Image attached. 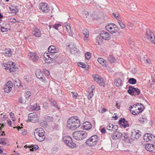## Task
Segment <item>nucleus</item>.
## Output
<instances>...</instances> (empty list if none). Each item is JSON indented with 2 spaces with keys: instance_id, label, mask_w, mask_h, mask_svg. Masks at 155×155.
Returning a JSON list of instances; mask_svg holds the SVG:
<instances>
[{
  "instance_id": "b1692460",
  "label": "nucleus",
  "mask_w": 155,
  "mask_h": 155,
  "mask_svg": "<svg viewBox=\"0 0 155 155\" xmlns=\"http://www.w3.org/2000/svg\"><path fill=\"white\" fill-rule=\"evenodd\" d=\"M30 108L32 110L36 111L39 110L40 109V106L37 103L33 105H31L30 107Z\"/></svg>"
},
{
  "instance_id": "f704fd0d",
  "label": "nucleus",
  "mask_w": 155,
  "mask_h": 155,
  "mask_svg": "<svg viewBox=\"0 0 155 155\" xmlns=\"http://www.w3.org/2000/svg\"><path fill=\"white\" fill-rule=\"evenodd\" d=\"M24 78L26 82H31L32 80V78L31 77V76L29 75L25 76L24 77Z\"/></svg>"
},
{
  "instance_id": "412c9836",
  "label": "nucleus",
  "mask_w": 155,
  "mask_h": 155,
  "mask_svg": "<svg viewBox=\"0 0 155 155\" xmlns=\"http://www.w3.org/2000/svg\"><path fill=\"white\" fill-rule=\"evenodd\" d=\"M83 129L85 130H88L91 129L92 125L91 124L88 122H84L83 124Z\"/></svg>"
},
{
  "instance_id": "c9c22d12",
  "label": "nucleus",
  "mask_w": 155,
  "mask_h": 155,
  "mask_svg": "<svg viewBox=\"0 0 155 155\" xmlns=\"http://www.w3.org/2000/svg\"><path fill=\"white\" fill-rule=\"evenodd\" d=\"M11 86L8 87L7 86H5L4 88V92L5 93H8L12 90V88H11Z\"/></svg>"
},
{
  "instance_id": "5fc2aeb1",
  "label": "nucleus",
  "mask_w": 155,
  "mask_h": 155,
  "mask_svg": "<svg viewBox=\"0 0 155 155\" xmlns=\"http://www.w3.org/2000/svg\"><path fill=\"white\" fill-rule=\"evenodd\" d=\"M54 53H49V54H50V56L51 57V59H50V61H51V60H53V59H54L55 58V57H56V56H55L53 54Z\"/></svg>"
},
{
  "instance_id": "4c0bfd02",
  "label": "nucleus",
  "mask_w": 155,
  "mask_h": 155,
  "mask_svg": "<svg viewBox=\"0 0 155 155\" xmlns=\"http://www.w3.org/2000/svg\"><path fill=\"white\" fill-rule=\"evenodd\" d=\"M31 96V94L30 92L29 91H28L25 94L24 97L26 99L27 101H29V97Z\"/></svg>"
},
{
  "instance_id": "09e8293b",
  "label": "nucleus",
  "mask_w": 155,
  "mask_h": 155,
  "mask_svg": "<svg viewBox=\"0 0 155 155\" xmlns=\"http://www.w3.org/2000/svg\"><path fill=\"white\" fill-rule=\"evenodd\" d=\"M130 7L132 10H134L136 9L137 8V6L135 4L132 3L130 4Z\"/></svg>"
},
{
  "instance_id": "6e6552de",
  "label": "nucleus",
  "mask_w": 155,
  "mask_h": 155,
  "mask_svg": "<svg viewBox=\"0 0 155 155\" xmlns=\"http://www.w3.org/2000/svg\"><path fill=\"white\" fill-rule=\"evenodd\" d=\"M146 37L150 42L155 44V37L153 32L150 29L146 30Z\"/></svg>"
},
{
  "instance_id": "c85d7f7f",
  "label": "nucleus",
  "mask_w": 155,
  "mask_h": 155,
  "mask_svg": "<svg viewBox=\"0 0 155 155\" xmlns=\"http://www.w3.org/2000/svg\"><path fill=\"white\" fill-rule=\"evenodd\" d=\"M3 53L4 54H8V56L10 57L12 55V51L10 49H5L4 50Z\"/></svg>"
},
{
  "instance_id": "a18cd8bd",
  "label": "nucleus",
  "mask_w": 155,
  "mask_h": 155,
  "mask_svg": "<svg viewBox=\"0 0 155 155\" xmlns=\"http://www.w3.org/2000/svg\"><path fill=\"white\" fill-rule=\"evenodd\" d=\"M16 68H15L13 65L10 66V68H9V71L10 72H14L16 71Z\"/></svg>"
},
{
  "instance_id": "bf43d9fd",
  "label": "nucleus",
  "mask_w": 155,
  "mask_h": 155,
  "mask_svg": "<svg viewBox=\"0 0 155 155\" xmlns=\"http://www.w3.org/2000/svg\"><path fill=\"white\" fill-rule=\"evenodd\" d=\"M8 30V28H5L4 27H2L1 28V31L2 32H4L7 31Z\"/></svg>"
},
{
  "instance_id": "f8f14e48",
  "label": "nucleus",
  "mask_w": 155,
  "mask_h": 155,
  "mask_svg": "<svg viewBox=\"0 0 155 155\" xmlns=\"http://www.w3.org/2000/svg\"><path fill=\"white\" fill-rule=\"evenodd\" d=\"M39 118L35 113H30L28 115V120L32 123H35L38 120Z\"/></svg>"
},
{
  "instance_id": "6e6d98bb",
  "label": "nucleus",
  "mask_w": 155,
  "mask_h": 155,
  "mask_svg": "<svg viewBox=\"0 0 155 155\" xmlns=\"http://www.w3.org/2000/svg\"><path fill=\"white\" fill-rule=\"evenodd\" d=\"M85 56L87 59L89 60L90 59L91 56V54L89 52H87L85 53Z\"/></svg>"
},
{
  "instance_id": "a211bd4d",
  "label": "nucleus",
  "mask_w": 155,
  "mask_h": 155,
  "mask_svg": "<svg viewBox=\"0 0 155 155\" xmlns=\"http://www.w3.org/2000/svg\"><path fill=\"white\" fill-rule=\"evenodd\" d=\"M29 55L30 59L34 61H37L39 58L38 56L34 53L31 52L29 53Z\"/></svg>"
},
{
  "instance_id": "c03bdc74",
  "label": "nucleus",
  "mask_w": 155,
  "mask_h": 155,
  "mask_svg": "<svg viewBox=\"0 0 155 155\" xmlns=\"http://www.w3.org/2000/svg\"><path fill=\"white\" fill-rule=\"evenodd\" d=\"M108 59L109 61L111 63H113L115 61V58L113 56H110L108 58Z\"/></svg>"
},
{
  "instance_id": "f3484780",
  "label": "nucleus",
  "mask_w": 155,
  "mask_h": 155,
  "mask_svg": "<svg viewBox=\"0 0 155 155\" xmlns=\"http://www.w3.org/2000/svg\"><path fill=\"white\" fill-rule=\"evenodd\" d=\"M145 147L147 150L155 153V145L152 144H147L145 145Z\"/></svg>"
},
{
  "instance_id": "e433bc0d",
  "label": "nucleus",
  "mask_w": 155,
  "mask_h": 155,
  "mask_svg": "<svg viewBox=\"0 0 155 155\" xmlns=\"http://www.w3.org/2000/svg\"><path fill=\"white\" fill-rule=\"evenodd\" d=\"M14 85L15 87H19L21 85L19 80L18 79L15 81L14 82Z\"/></svg>"
},
{
  "instance_id": "a878e982",
  "label": "nucleus",
  "mask_w": 155,
  "mask_h": 155,
  "mask_svg": "<svg viewBox=\"0 0 155 155\" xmlns=\"http://www.w3.org/2000/svg\"><path fill=\"white\" fill-rule=\"evenodd\" d=\"M9 8L11 12L12 13L15 14L18 12L17 8L15 6H11Z\"/></svg>"
},
{
  "instance_id": "37998d69",
  "label": "nucleus",
  "mask_w": 155,
  "mask_h": 155,
  "mask_svg": "<svg viewBox=\"0 0 155 155\" xmlns=\"http://www.w3.org/2000/svg\"><path fill=\"white\" fill-rule=\"evenodd\" d=\"M117 134L115 135V137L117 139H119L122 138V134L121 133L117 132Z\"/></svg>"
},
{
  "instance_id": "6ab92c4d",
  "label": "nucleus",
  "mask_w": 155,
  "mask_h": 155,
  "mask_svg": "<svg viewBox=\"0 0 155 155\" xmlns=\"http://www.w3.org/2000/svg\"><path fill=\"white\" fill-rule=\"evenodd\" d=\"M68 46V47L70 46V50L71 52H73L74 54H76L78 52V49L75 47V45L74 44H72L71 43L70 44H69Z\"/></svg>"
},
{
  "instance_id": "603ef678",
  "label": "nucleus",
  "mask_w": 155,
  "mask_h": 155,
  "mask_svg": "<svg viewBox=\"0 0 155 155\" xmlns=\"http://www.w3.org/2000/svg\"><path fill=\"white\" fill-rule=\"evenodd\" d=\"M50 59H51V57L50 56V54H48L47 58H46V59H44V60H45V62L47 63H49L51 62V61H50Z\"/></svg>"
},
{
  "instance_id": "0eeeda50",
  "label": "nucleus",
  "mask_w": 155,
  "mask_h": 155,
  "mask_svg": "<svg viewBox=\"0 0 155 155\" xmlns=\"http://www.w3.org/2000/svg\"><path fill=\"white\" fill-rule=\"evenodd\" d=\"M63 140L65 143L69 147L74 148L76 147V144L73 143L72 138L69 136L64 137Z\"/></svg>"
},
{
  "instance_id": "423d86ee",
  "label": "nucleus",
  "mask_w": 155,
  "mask_h": 155,
  "mask_svg": "<svg viewBox=\"0 0 155 155\" xmlns=\"http://www.w3.org/2000/svg\"><path fill=\"white\" fill-rule=\"evenodd\" d=\"M105 28L111 34L116 33L119 30L118 27L114 23L109 24L106 26Z\"/></svg>"
},
{
  "instance_id": "8fccbe9b",
  "label": "nucleus",
  "mask_w": 155,
  "mask_h": 155,
  "mask_svg": "<svg viewBox=\"0 0 155 155\" xmlns=\"http://www.w3.org/2000/svg\"><path fill=\"white\" fill-rule=\"evenodd\" d=\"M113 127V124L110 123L107 126L106 128L107 130H109V131H111V129Z\"/></svg>"
},
{
  "instance_id": "f03ea898",
  "label": "nucleus",
  "mask_w": 155,
  "mask_h": 155,
  "mask_svg": "<svg viewBox=\"0 0 155 155\" xmlns=\"http://www.w3.org/2000/svg\"><path fill=\"white\" fill-rule=\"evenodd\" d=\"M72 135L74 139L80 140L85 138L87 136V134L84 131L79 130L74 132Z\"/></svg>"
},
{
  "instance_id": "69168bd1",
  "label": "nucleus",
  "mask_w": 155,
  "mask_h": 155,
  "mask_svg": "<svg viewBox=\"0 0 155 155\" xmlns=\"http://www.w3.org/2000/svg\"><path fill=\"white\" fill-rule=\"evenodd\" d=\"M11 64H7V65H6V67H5V69L6 70H9V68L10 67Z\"/></svg>"
},
{
  "instance_id": "0e129e2a",
  "label": "nucleus",
  "mask_w": 155,
  "mask_h": 155,
  "mask_svg": "<svg viewBox=\"0 0 155 155\" xmlns=\"http://www.w3.org/2000/svg\"><path fill=\"white\" fill-rule=\"evenodd\" d=\"M66 28L68 32L71 31V28L70 25H68V26H66Z\"/></svg>"
},
{
  "instance_id": "9d476101",
  "label": "nucleus",
  "mask_w": 155,
  "mask_h": 155,
  "mask_svg": "<svg viewBox=\"0 0 155 155\" xmlns=\"http://www.w3.org/2000/svg\"><path fill=\"white\" fill-rule=\"evenodd\" d=\"M93 77L94 81L97 82L100 86L104 87L105 85L103 78L98 75H93Z\"/></svg>"
},
{
  "instance_id": "aec40b11",
  "label": "nucleus",
  "mask_w": 155,
  "mask_h": 155,
  "mask_svg": "<svg viewBox=\"0 0 155 155\" xmlns=\"http://www.w3.org/2000/svg\"><path fill=\"white\" fill-rule=\"evenodd\" d=\"M48 51L50 53H56L58 52L59 51V49L58 48H56L54 46H50L48 49Z\"/></svg>"
},
{
  "instance_id": "4be33fe9",
  "label": "nucleus",
  "mask_w": 155,
  "mask_h": 155,
  "mask_svg": "<svg viewBox=\"0 0 155 155\" xmlns=\"http://www.w3.org/2000/svg\"><path fill=\"white\" fill-rule=\"evenodd\" d=\"M33 35L36 37H39L41 36V31L37 28H34Z\"/></svg>"
},
{
  "instance_id": "c756f323",
  "label": "nucleus",
  "mask_w": 155,
  "mask_h": 155,
  "mask_svg": "<svg viewBox=\"0 0 155 155\" xmlns=\"http://www.w3.org/2000/svg\"><path fill=\"white\" fill-rule=\"evenodd\" d=\"M98 61L101 64H102L103 66L104 67H106V61L102 58H99L97 59Z\"/></svg>"
},
{
  "instance_id": "ddd939ff",
  "label": "nucleus",
  "mask_w": 155,
  "mask_h": 155,
  "mask_svg": "<svg viewBox=\"0 0 155 155\" xmlns=\"http://www.w3.org/2000/svg\"><path fill=\"white\" fill-rule=\"evenodd\" d=\"M35 75L37 78L41 81L45 83H46V79L41 71L39 70H37L35 71Z\"/></svg>"
},
{
  "instance_id": "39448f33",
  "label": "nucleus",
  "mask_w": 155,
  "mask_h": 155,
  "mask_svg": "<svg viewBox=\"0 0 155 155\" xmlns=\"http://www.w3.org/2000/svg\"><path fill=\"white\" fill-rule=\"evenodd\" d=\"M99 142V137L97 135H94L89 138L86 141V144L90 147L94 146Z\"/></svg>"
},
{
  "instance_id": "58836bf2",
  "label": "nucleus",
  "mask_w": 155,
  "mask_h": 155,
  "mask_svg": "<svg viewBox=\"0 0 155 155\" xmlns=\"http://www.w3.org/2000/svg\"><path fill=\"white\" fill-rule=\"evenodd\" d=\"M122 136H123L124 139L125 140V141H126L127 140H129V143H130L131 141L129 139V138L128 137L127 134L125 133H124L123 134H122Z\"/></svg>"
},
{
  "instance_id": "4d7b16f0",
  "label": "nucleus",
  "mask_w": 155,
  "mask_h": 155,
  "mask_svg": "<svg viewBox=\"0 0 155 155\" xmlns=\"http://www.w3.org/2000/svg\"><path fill=\"white\" fill-rule=\"evenodd\" d=\"M94 89H92V91H90V93L88 95V99L90 100V99L92 97L93 95V91Z\"/></svg>"
},
{
  "instance_id": "864d4df0",
  "label": "nucleus",
  "mask_w": 155,
  "mask_h": 155,
  "mask_svg": "<svg viewBox=\"0 0 155 155\" xmlns=\"http://www.w3.org/2000/svg\"><path fill=\"white\" fill-rule=\"evenodd\" d=\"M78 66L82 68H86V65L84 63L82 62L78 63Z\"/></svg>"
},
{
  "instance_id": "20e7f679",
  "label": "nucleus",
  "mask_w": 155,
  "mask_h": 155,
  "mask_svg": "<svg viewBox=\"0 0 155 155\" xmlns=\"http://www.w3.org/2000/svg\"><path fill=\"white\" fill-rule=\"evenodd\" d=\"M36 131L35 134L36 139L39 141H44L45 138V131L42 128H37L35 130Z\"/></svg>"
},
{
  "instance_id": "13d9d810",
  "label": "nucleus",
  "mask_w": 155,
  "mask_h": 155,
  "mask_svg": "<svg viewBox=\"0 0 155 155\" xmlns=\"http://www.w3.org/2000/svg\"><path fill=\"white\" fill-rule=\"evenodd\" d=\"M82 14L84 16L87 17L88 15V12L87 11H84L82 12Z\"/></svg>"
},
{
  "instance_id": "7c9ffc66",
  "label": "nucleus",
  "mask_w": 155,
  "mask_h": 155,
  "mask_svg": "<svg viewBox=\"0 0 155 155\" xmlns=\"http://www.w3.org/2000/svg\"><path fill=\"white\" fill-rule=\"evenodd\" d=\"M44 120L47 122H52L54 120V118L52 117L48 116H45L44 117Z\"/></svg>"
},
{
  "instance_id": "2f4dec72",
  "label": "nucleus",
  "mask_w": 155,
  "mask_h": 155,
  "mask_svg": "<svg viewBox=\"0 0 155 155\" xmlns=\"http://www.w3.org/2000/svg\"><path fill=\"white\" fill-rule=\"evenodd\" d=\"M147 57V55H145L144 56L141 55V56L138 57V59L142 62H145Z\"/></svg>"
},
{
  "instance_id": "9b49d317",
  "label": "nucleus",
  "mask_w": 155,
  "mask_h": 155,
  "mask_svg": "<svg viewBox=\"0 0 155 155\" xmlns=\"http://www.w3.org/2000/svg\"><path fill=\"white\" fill-rule=\"evenodd\" d=\"M145 141L148 142L149 141L155 143V136L150 133H147L145 134L143 137Z\"/></svg>"
},
{
  "instance_id": "a19ab883",
  "label": "nucleus",
  "mask_w": 155,
  "mask_h": 155,
  "mask_svg": "<svg viewBox=\"0 0 155 155\" xmlns=\"http://www.w3.org/2000/svg\"><path fill=\"white\" fill-rule=\"evenodd\" d=\"M147 118L146 117H140L139 119V121L140 123H143L147 121Z\"/></svg>"
},
{
  "instance_id": "bb28decb",
  "label": "nucleus",
  "mask_w": 155,
  "mask_h": 155,
  "mask_svg": "<svg viewBox=\"0 0 155 155\" xmlns=\"http://www.w3.org/2000/svg\"><path fill=\"white\" fill-rule=\"evenodd\" d=\"M8 140L6 138H0V144L2 145H6L8 144Z\"/></svg>"
},
{
  "instance_id": "4468645a",
  "label": "nucleus",
  "mask_w": 155,
  "mask_h": 155,
  "mask_svg": "<svg viewBox=\"0 0 155 155\" xmlns=\"http://www.w3.org/2000/svg\"><path fill=\"white\" fill-rule=\"evenodd\" d=\"M136 132L134 130L133 131L131 132V140H134L135 139H137L141 135V133L138 130Z\"/></svg>"
},
{
  "instance_id": "1a4fd4ad",
  "label": "nucleus",
  "mask_w": 155,
  "mask_h": 155,
  "mask_svg": "<svg viewBox=\"0 0 155 155\" xmlns=\"http://www.w3.org/2000/svg\"><path fill=\"white\" fill-rule=\"evenodd\" d=\"M127 91L130 94L132 95H138L140 93V90L139 89L134 88L132 86L129 87Z\"/></svg>"
},
{
  "instance_id": "f257e3e1",
  "label": "nucleus",
  "mask_w": 155,
  "mask_h": 155,
  "mask_svg": "<svg viewBox=\"0 0 155 155\" xmlns=\"http://www.w3.org/2000/svg\"><path fill=\"white\" fill-rule=\"evenodd\" d=\"M80 120L77 118V117H72L67 121V126L70 130H76L80 126Z\"/></svg>"
},
{
  "instance_id": "ea45409f",
  "label": "nucleus",
  "mask_w": 155,
  "mask_h": 155,
  "mask_svg": "<svg viewBox=\"0 0 155 155\" xmlns=\"http://www.w3.org/2000/svg\"><path fill=\"white\" fill-rule=\"evenodd\" d=\"M47 123L46 121H45L43 120H41L40 122V125L42 127H44L47 126Z\"/></svg>"
},
{
  "instance_id": "052dcab7",
  "label": "nucleus",
  "mask_w": 155,
  "mask_h": 155,
  "mask_svg": "<svg viewBox=\"0 0 155 155\" xmlns=\"http://www.w3.org/2000/svg\"><path fill=\"white\" fill-rule=\"evenodd\" d=\"M72 93V97H73L74 99H76L77 95H78V94L76 92H71Z\"/></svg>"
},
{
  "instance_id": "338daca9",
  "label": "nucleus",
  "mask_w": 155,
  "mask_h": 155,
  "mask_svg": "<svg viewBox=\"0 0 155 155\" xmlns=\"http://www.w3.org/2000/svg\"><path fill=\"white\" fill-rule=\"evenodd\" d=\"M113 15L114 16L115 18L116 19H117L118 20H119L118 19V15H117V14L114 13H113Z\"/></svg>"
},
{
  "instance_id": "774afa93",
  "label": "nucleus",
  "mask_w": 155,
  "mask_h": 155,
  "mask_svg": "<svg viewBox=\"0 0 155 155\" xmlns=\"http://www.w3.org/2000/svg\"><path fill=\"white\" fill-rule=\"evenodd\" d=\"M101 132L103 134H105L106 132V129L105 128H102L101 129Z\"/></svg>"
},
{
  "instance_id": "2eb2a0df",
  "label": "nucleus",
  "mask_w": 155,
  "mask_h": 155,
  "mask_svg": "<svg viewBox=\"0 0 155 155\" xmlns=\"http://www.w3.org/2000/svg\"><path fill=\"white\" fill-rule=\"evenodd\" d=\"M119 124L124 128L128 127L129 126L128 121L124 118H120L119 120Z\"/></svg>"
},
{
  "instance_id": "72a5a7b5",
  "label": "nucleus",
  "mask_w": 155,
  "mask_h": 155,
  "mask_svg": "<svg viewBox=\"0 0 155 155\" xmlns=\"http://www.w3.org/2000/svg\"><path fill=\"white\" fill-rule=\"evenodd\" d=\"M138 105H140V106H141L140 107L138 108L137 109L139 111V112L138 111V114H139V113L141 112L144 109V108L143 104L138 103L137 104H136V106H137Z\"/></svg>"
},
{
  "instance_id": "cd10ccee",
  "label": "nucleus",
  "mask_w": 155,
  "mask_h": 155,
  "mask_svg": "<svg viewBox=\"0 0 155 155\" xmlns=\"http://www.w3.org/2000/svg\"><path fill=\"white\" fill-rule=\"evenodd\" d=\"M82 33L83 34L85 35L84 38V40H86L87 38L88 37L89 35V33L88 31L86 29H84L83 30Z\"/></svg>"
},
{
  "instance_id": "3c124183",
  "label": "nucleus",
  "mask_w": 155,
  "mask_h": 155,
  "mask_svg": "<svg viewBox=\"0 0 155 155\" xmlns=\"http://www.w3.org/2000/svg\"><path fill=\"white\" fill-rule=\"evenodd\" d=\"M5 86H7V87H10V86H11V88H12V87H13V83L12 82L8 81L7 83Z\"/></svg>"
},
{
  "instance_id": "5701e85b",
  "label": "nucleus",
  "mask_w": 155,
  "mask_h": 155,
  "mask_svg": "<svg viewBox=\"0 0 155 155\" xmlns=\"http://www.w3.org/2000/svg\"><path fill=\"white\" fill-rule=\"evenodd\" d=\"M26 99L24 97H20L18 99V102L22 104H28L29 101H27Z\"/></svg>"
},
{
  "instance_id": "393cba45",
  "label": "nucleus",
  "mask_w": 155,
  "mask_h": 155,
  "mask_svg": "<svg viewBox=\"0 0 155 155\" xmlns=\"http://www.w3.org/2000/svg\"><path fill=\"white\" fill-rule=\"evenodd\" d=\"M114 84L117 87L120 86L122 85V81L120 78L115 79L114 81Z\"/></svg>"
},
{
  "instance_id": "7ed1b4c3",
  "label": "nucleus",
  "mask_w": 155,
  "mask_h": 155,
  "mask_svg": "<svg viewBox=\"0 0 155 155\" xmlns=\"http://www.w3.org/2000/svg\"><path fill=\"white\" fill-rule=\"evenodd\" d=\"M110 38V36L109 34L107 32L103 31L101 32V33L99 36L97 37L96 39L98 41L99 44H101L103 42V40H109Z\"/></svg>"
},
{
  "instance_id": "473e14b6",
  "label": "nucleus",
  "mask_w": 155,
  "mask_h": 155,
  "mask_svg": "<svg viewBox=\"0 0 155 155\" xmlns=\"http://www.w3.org/2000/svg\"><path fill=\"white\" fill-rule=\"evenodd\" d=\"M128 82L131 84H134L136 83L137 81L134 78H131L129 79Z\"/></svg>"
},
{
  "instance_id": "49530a36",
  "label": "nucleus",
  "mask_w": 155,
  "mask_h": 155,
  "mask_svg": "<svg viewBox=\"0 0 155 155\" xmlns=\"http://www.w3.org/2000/svg\"><path fill=\"white\" fill-rule=\"evenodd\" d=\"M118 22L122 28H124L125 27V25L120 20H118Z\"/></svg>"
},
{
  "instance_id": "79ce46f5",
  "label": "nucleus",
  "mask_w": 155,
  "mask_h": 155,
  "mask_svg": "<svg viewBox=\"0 0 155 155\" xmlns=\"http://www.w3.org/2000/svg\"><path fill=\"white\" fill-rule=\"evenodd\" d=\"M118 129V127L116 125H113V127L111 129V132L112 133L115 132L117 131Z\"/></svg>"
},
{
  "instance_id": "e2e57ef3",
  "label": "nucleus",
  "mask_w": 155,
  "mask_h": 155,
  "mask_svg": "<svg viewBox=\"0 0 155 155\" xmlns=\"http://www.w3.org/2000/svg\"><path fill=\"white\" fill-rule=\"evenodd\" d=\"M61 26V25L58 24H55L53 25V27L56 29H57L59 26Z\"/></svg>"
},
{
  "instance_id": "680f3d73",
  "label": "nucleus",
  "mask_w": 155,
  "mask_h": 155,
  "mask_svg": "<svg viewBox=\"0 0 155 155\" xmlns=\"http://www.w3.org/2000/svg\"><path fill=\"white\" fill-rule=\"evenodd\" d=\"M129 110L131 113L133 115H136L139 114L138 111H137L136 112L135 111H132V110L131 109H129Z\"/></svg>"
},
{
  "instance_id": "dca6fc26",
  "label": "nucleus",
  "mask_w": 155,
  "mask_h": 155,
  "mask_svg": "<svg viewBox=\"0 0 155 155\" xmlns=\"http://www.w3.org/2000/svg\"><path fill=\"white\" fill-rule=\"evenodd\" d=\"M39 8L41 10L45 13H47L48 12L49 9L48 7V5L46 3H41L39 4Z\"/></svg>"
},
{
  "instance_id": "de8ad7c7",
  "label": "nucleus",
  "mask_w": 155,
  "mask_h": 155,
  "mask_svg": "<svg viewBox=\"0 0 155 155\" xmlns=\"http://www.w3.org/2000/svg\"><path fill=\"white\" fill-rule=\"evenodd\" d=\"M38 148L39 147L38 146L35 145L33 146V147L32 148L30 149V150L31 151H36Z\"/></svg>"
}]
</instances>
